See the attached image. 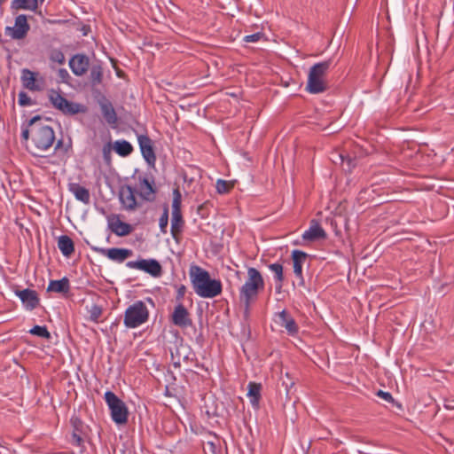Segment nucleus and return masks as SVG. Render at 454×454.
Returning a JSON list of instances; mask_svg holds the SVG:
<instances>
[{"label": "nucleus", "mask_w": 454, "mask_h": 454, "mask_svg": "<svg viewBox=\"0 0 454 454\" xmlns=\"http://www.w3.org/2000/svg\"><path fill=\"white\" fill-rule=\"evenodd\" d=\"M103 78V69L98 64L92 65L90 67V79L93 85H98L101 83Z\"/></svg>", "instance_id": "30"}, {"label": "nucleus", "mask_w": 454, "mask_h": 454, "mask_svg": "<svg viewBox=\"0 0 454 454\" xmlns=\"http://www.w3.org/2000/svg\"><path fill=\"white\" fill-rule=\"evenodd\" d=\"M15 294L21 300L27 309L32 310L39 305V298L37 293L31 289H16Z\"/></svg>", "instance_id": "16"}, {"label": "nucleus", "mask_w": 454, "mask_h": 454, "mask_svg": "<svg viewBox=\"0 0 454 454\" xmlns=\"http://www.w3.org/2000/svg\"><path fill=\"white\" fill-rule=\"evenodd\" d=\"M377 395L379 397L382 398L383 400H385L387 403H393L394 402L392 395L390 393H388V392L379 390L377 392Z\"/></svg>", "instance_id": "39"}, {"label": "nucleus", "mask_w": 454, "mask_h": 454, "mask_svg": "<svg viewBox=\"0 0 454 454\" xmlns=\"http://www.w3.org/2000/svg\"><path fill=\"white\" fill-rule=\"evenodd\" d=\"M136 190L130 185L121 186L119 192V198L122 207L128 211L137 208V203L135 197Z\"/></svg>", "instance_id": "13"}, {"label": "nucleus", "mask_w": 454, "mask_h": 454, "mask_svg": "<svg viewBox=\"0 0 454 454\" xmlns=\"http://www.w3.org/2000/svg\"><path fill=\"white\" fill-rule=\"evenodd\" d=\"M69 67L76 76H82L87 73L90 67V59L85 54H75L69 59Z\"/></svg>", "instance_id": "12"}, {"label": "nucleus", "mask_w": 454, "mask_h": 454, "mask_svg": "<svg viewBox=\"0 0 454 454\" xmlns=\"http://www.w3.org/2000/svg\"><path fill=\"white\" fill-rule=\"evenodd\" d=\"M96 252L99 253L100 254L106 256L108 259L121 263L126 259L132 256L133 252L130 249L128 248H119V247H113V248H93Z\"/></svg>", "instance_id": "10"}, {"label": "nucleus", "mask_w": 454, "mask_h": 454, "mask_svg": "<svg viewBox=\"0 0 454 454\" xmlns=\"http://www.w3.org/2000/svg\"><path fill=\"white\" fill-rule=\"evenodd\" d=\"M103 152H104V154H106V153H108V152H109V149H108V148H106V147H104Z\"/></svg>", "instance_id": "45"}, {"label": "nucleus", "mask_w": 454, "mask_h": 454, "mask_svg": "<svg viewBox=\"0 0 454 454\" xmlns=\"http://www.w3.org/2000/svg\"><path fill=\"white\" fill-rule=\"evenodd\" d=\"M339 157L340 158L341 162L343 163V162H344V158H343V156H342L341 154H340V155H339Z\"/></svg>", "instance_id": "46"}, {"label": "nucleus", "mask_w": 454, "mask_h": 454, "mask_svg": "<svg viewBox=\"0 0 454 454\" xmlns=\"http://www.w3.org/2000/svg\"><path fill=\"white\" fill-rule=\"evenodd\" d=\"M105 401L110 410L113 421L118 425L126 424L129 418V410L125 403L112 391L105 393Z\"/></svg>", "instance_id": "6"}, {"label": "nucleus", "mask_w": 454, "mask_h": 454, "mask_svg": "<svg viewBox=\"0 0 454 454\" xmlns=\"http://www.w3.org/2000/svg\"><path fill=\"white\" fill-rule=\"evenodd\" d=\"M282 286H283V282H277L276 291H277L278 293H280V292H281Z\"/></svg>", "instance_id": "44"}, {"label": "nucleus", "mask_w": 454, "mask_h": 454, "mask_svg": "<svg viewBox=\"0 0 454 454\" xmlns=\"http://www.w3.org/2000/svg\"><path fill=\"white\" fill-rule=\"evenodd\" d=\"M261 37H262V34L261 33H255V34H253V35H246L244 37V41L246 43H254V42L259 41Z\"/></svg>", "instance_id": "40"}, {"label": "nucleus", "mask_w": 454, "mask_h": 454, "mask_svg": "<svg viewBox=\"0 0 454 454\" xmlns=\"http://www.w3.org/2000/svg\"><path fill=\"white\" fill-rule=\"evenodd\" d=\"M348 164L350 165L351 164V160L350 159H348Z\"/></svg>", "instance_id": "47"}, {"label": "nucleus", "mask_w": 454, "mask_h": 454, "mask_svg": "<svg viewBox=\"0 0 454 454\" xmlns=\"http://www.w3.org/2000/svg\"><path fill=\"white\" fill-rule=\"evenodd\" d=\"M102 308L98 305H92L90 307V309H89V313H90V319L92 321V322H98V319L99 317H101L102 315Z\"/></svg>", "instance_id": "36"}, {"label": "nucleus", "mask_w": 454, "mask_h": 454, "mask_svg": "<svg viewBox=\"0 0 454 454\" xmlns=\"http://www.w3.org/2000/svg\"><path fill=\"white\" fill-rule=\"evenodd\" d=\"M21 82L23 86L32 91L40 90V87L35 82V74L29 69H23L21 72Z\"/></svg>", "instance_id": "24"}, {"label": "nucleus", "mask_w": 454, "mask_h": 454, "mask_svg": "<svg viewBox=\"0 0 454 454\" xmlns=\"http://www.w3.org/2000/svg\"><path fill=\"white\" fill-rule=\"evenodd\" d=\"M21 137L25 140L31 138L30 153L35 156H41L56 140L53 129L45 124L39 115L29 120L27 128L21 132Z\"/></svg>", "instance_id": "1"}, {"label": "nucleus", "mask_w": 454, "mask_h": 454, "mask_svg": "<svg viewBox=\"0 0 454 454\" xmlns=\"http://www.w3.org/2000/svg\"><path fill=\"white\" fill-rule=\"evenodd\" d=\"M268 267L274 273V278L277 282L284 281L283 266L281 263H271Z\"/></svg>", "instance_id": "32"}, {"label": "nucleus", "mask_w": 454, "mask_h": 454, "mask_svg": "<svg viewBox=\"0 0 454 454\" xmlns=\"http://www.w3.org/2000/svg\"><path fill=\"white\" fill-rule=\"evenodd\" d=\"M149 318V310L142 301H137L129 305L125 312L123 324L127 328H137L145 324Z\"/></svg>", "instance_id": "5"}, {"label": "nucleus", "mask_w": 454, "mask_h": 454, "mask_svg": "<svg viewBox=\"0 0 454 454\" xmlns=\"http://www.w3.org/2000/svg\"><path fill=\"white\" fill-rule=\"evenodd\" d=\"M70 290L69 279L66 277L59 280H51L47 287L48 292L67 294Z\"/></svg>", "instance_id": "25"}, {"label": "nucleus", "mask_w": 454, "mask_h": 454, "mask_svg": "<svg viewBox=\"0 0 454 454\" xmlns=\"http://www.w3.org/2000/svg\"><path fill=\"white\" fill-rule=\"evenodd\" d=\"M29 29L30 26L27 23V16L20 14L16 17L13 27H6L5 35L12 39L20 40L27 36Z\"/></svg>", "instance_id": "9"}, {"label": "nucleus", "mask_w": 454, "mask_h": 454, "mask_svg": "<svg viewBox=\"0 0 454 454\" xmlns=\"http://www.w3.org/2000/svg\"><path fill=\"white\" fill-rule=\"evenodd\" d=\"M69 145H64L62 140H58L55 145V151L67 153L68 151Z\"/></svg>", "instance_id": "41"}, {"label": "nucleus", "mask_w": 454, "mask_h": 454, "mask_svg": "<svg viewBox=\"0 0 454 454\" xmlns=\"http://www.w3.org/2000/svg\"><path fill=\"white\" fill-rule=\"evenodd\" d=\"M126 266L129 269L143 270L154 278L160 277L162 272L160 263L155 259L129 261L126 263Z\"/></svg>", "instance_id": "8"}, {"label": "nucleus", "mask_w": 454, "mask_h": 454, "mask_svg": "<svg viewBox=\"0 0 454 454\" xmlns=\"http://www.w3.org/2000/svg\"><path fill=\"white\" fill-rule=\"evenodd\" d=\"M191 278L195 293L203 298H214L222 293L220 280L212 279L209 273L199 266L191 269Z\"/></svg>", "instance_id": "2"}, {"label": "nucleus", "mask_w": 454, "mask_h": 454, "mask_svg": "<svg viewBox=\"0 0 454 454\" xmlns=\"http://www.w3.org/2000/svg\"><path fill=\"white\" fill-rule=\"evenodd\" d=\"M172 322L175 325L183 328L192 325V320L189 317V312L182 303H179L175 307L172 314Z\"/></svg>", "instance_id": "17"}, {"label": "nucleus", "mask_w": 454, "mask_h": 454, "mask_svg": "<svg viewBox=\"0 0 454 454\" xmlns=\"http://www.w3.org/2000/svg\"><path fill=\"white\" fill-rule=\"evenodd\" d=\"M109 229L117 236H128L133 231V227L127 223L122 222L119 215H113L108 218Z\"/></svg>", "instance_id": "15"}, {"label": "nucleus", "mask_w": 454, "mask_h": 454, "mask_svg": "<svg viewBox=\"0 0 454 454\" xmlns=\"http://www.w3.org/2000/svg\"><path fill=\"white\" fill-rule=\"evenodd\" d=\"M59 76L61 79L65 80L66 78L69 77V74H68V72L66 69L61 68V69L59 70Z\"/></svg>", "instance_id": "42"}, {"label": "nucleus", "mask_w": 454, "mask_h": 454, "mask_svg": "<svg viewBox=\"0 0 454 454\" xmlns=\"http://www.w3.org/2000/svg\"><path fill=\"white\" fill-rule=\"evenodd\" d=\"M69 191L74 194L77 200L89 204L90 201V192L87 188L76 183H71L68 185Z\"/></svg>", "instance_id": "22"}, {"label": "nucleus", "mask_w": 454, "mask_h": 454, "mask_svg": "<svg viewBox=\"0 0 454 454\" xmlns=\"http://www.w3.org/2000/svg\"><path fill=\"white\" fill-rule=\"evenodd\" d=\"M247 388V395L250 398L252 405L254 407H258L261 398L262 385L260 383L249 382Z\"/></svg>", "instance_id": "27"}, {"label": "nucleus", "mask_w": 454, "mask_h": 454, "mask_svg": "<svg viewBox=\"0 0 454 454\" xmlns=\"http://www.w3.org/2000/svg\"><path fill=\"white\" fill-rule=\"evenodd\" d=\"M137 180L139 183L137 187L139 196L145 200L153 201L156 192V189L153 186L154 181H149V179L144 176H139Z\"/></svg>", "instance_id": "14"}, {"label": "nucleus", "mask_w": 454, "mask_h": 454, "mask_svg": "<svg viewBox=\"0 0 454 454\" xmlns=\"http://www.w3.org/2000/svg\"><path fill=\"white\" fill-rule=\"evenodd\" d=\"M114 150L120 156L126 157L132 153L133 147L128 141L118 140L114 143Z\"/></svg>", "instance_id": "29"}, {"label": "nucleus", "mask_w": 454, "mask_h": 454, "mask_svg": "<svg viewBox=\"0 0 454 454\" xmlns=\"http://www.w3.org/2000/svg\"><path fill=\"white\" fill-rule=\"evenodd\" d=\"M182 194L178 188L173 190L172 213H181Z\"/></svg>", "instance_id": "31"}, {"label": "nucleus", "mask_w": 454, "mask_h": 454, "mask_svg": "<svg viewBox=\"0 0 454 454\" xmlns=\"http://www.w3.org/2000/svg\"><path fill=\"white\" fill-rule=\"evenodd\" d=\"M308 258V254L301 250H294L292 252V260L294 263V273L303 284L302 265Z\"/></svg>", "instance_id": "19"}, {"label": "nucleus", "mask_w": 454, "mask_h": 454, "mask_svg": "<svg viewBox=\"0 0 454 454\" xmlns=\"http://www.w3.org/2000/svg\"><path fill=\"white\" fill-rule=\"evenodd\" d=\"M332 60H325L312 66L308 74L306 90L311 94H319L326 90L325 75L330 69Z\"/></svg>", "instance_id": "4"}, {"label": "nucleus", "mask_w": 454, "mask_h": 454, "mask_svg": "<svg viewBox=\"0 0 454 454\" xmlns=\"http://www.w3.org/2000/svg\"><path fill=\"white\" fill-rule=\"evenodd\" d=\"M168 223V207H165L163 209V213L159 219L160 229L162 233H167Z\"/></svg>", "instance_id": "35"}, {"label": "nucleus", "mask_w": 454, "mask_h": 454, "mask_svg": "<svg viewBox=\"0 0 454 454\" xmlns=\"http://www.w3.org/2000/svg\"><path fill=\"white\" fill-rule=\"evenodd\" d=\"M50 59L53 62L63 64L65 62V55L60 50H52L50 55Z\"/></svg>", "instance_id": "37"}, {"label": "nucleus", "mask_w": 454, "mask_h": 454, "mask_svg": "<svg viewBox=\"0 0 454 454\" xmlns=\"http://www.w3.org/2000/svg\"><path fill=\"white\" fill-rule=\"evenodd\" d=\"M264 288V280L258 270L250 267L247 270V279L239 290V299L244 304V314H249L251 302L257 298L260 290Z\"/></svg>", "instance_id": "3"}, {"label": "nucleus", "mask_w": 454, "mask_h": 454, "mask_svg": "<svg viewBox=\"0 0 454 454\" xmlns=\"http://www.w3.org/2000/svg\"><path fill=\"white\" fill-rule=\"evenodd\" d=\"M101 113L106 122L110 125L116 124L117 115L112 103L106 99L99 103Z\"/></svg>", "instance_id": "21"}, {"label": "nucleus", "mask_w": 454, "mask_h": 454, "mask_svg": "<svg viewBox=\"0 0 454 454\" xmlns=\"http://www.w3.org/2000/svg\"><path fill=\"white\" fill-rule=\"evenodd\" d=\"M4 1H5V0H0V4H1L3 2H4Z\"/></svg>", "instance_id": "48"}, {"label": "nucleus", "mask_w": 454, "mask_h": 454, "mask_svg": "<svg viewBox=\"0 0 454 454\" xmlns=\"http://www.w3.org/2000/svg\"><path fill=\"white\" fill-rule=\"evenodd\" d=\"M49 99L54 108L66 115L84 114L87 111L85 106L67 100L59 91L54 90L49 92Z\"/></svg>", "instance_id": "7"}, {"label": "nucleus", "mask_w": 454, "mask_h": 454, "mask_svg": "<svg viewBox=\"0 0 454 454\" xmlns=\"http://www.w3.org/2000/svg\"><path fill=\"white\" fill-rule=\"evenodd\" d=\"M19 97V104L21 106H27L32 105V100L30 97L24 91H20L18 95Z\"/></svg>", "instance_id": "38"}, {"label": "nucleus", "mask_w": 454, "mask_h": 454, "mask_svg": "<svg viewBox=\"0 0 454 454\" xmlns=\"http://www.w3.org/2000/svg\"><path fill=\"white\" fill-rule=\"evenodd\" d=\"M138 144L145 160L153 168L156 162V155L152 139L146 135H141L138 137Z\"/></svg>", "instance_id": "11"}, {"label": "nucleus", "mask_w": 454, "mask_h": 454, "mask_svg": "<svg viewBox=\"0 0 454 454\" xmlns=\"http://www.w3.org/2000/svg\"><path fill=\"white\" fill-rule=\"evenodd\" d=\"M58 247L66 257H69L74 251V242L72 239L67 235H62L59 238Z\"/></svg>", "instance_id": "26"}, {"label": "nucleus", "mask_w": 454, "mask_h": 454, "mask_svg": "<svg viewBox=\"0 0 454 454\" xmlns=\"http://www.w3.org/2000/svg\"><path fill=\"white\" fill-rule=\"evenodd\" d=\"M71 423L74 427L73 434L71 435V443L79 447L83 442L82 438V422L78 418H72Z\"/></svg>", "instance_id": "23"}, {"label": "nucleus", "mask_w": 454, "mask_h": 454, "mask_svg": "<svg viewBox=\"0 0 454 454\" xmlns=\"http://www.w3.org/2000/svg\"><path fill=\"white\" fill-rule=\"evenodd\" d=\"M233 184L223 179H218L216 182V191L220 194L228 193L232 188Z\"/></svg>", "instance_id": "33"}, {"label": "nucleus", "mask_w": 454, "mask_h": 454, "mask_svg": "<svg viewBox=\"0 0 454 454\" xmlns=\"http://www.w3.org/2000/svg\"><path fill=\"white\" fill-rule=\"evenodd\" d=\"M444 407L447 410L454 411V400L446 401L444 403Z\"/></svg>", "instance_id": "43"}, {"label": "nucleus", "mask_w": 454, "mask_h": 454, "mask_svg": "<svg viewBox=\"0 0 454 454\" xmlns=\"http://www.w3.org/2000/svg\"><path fill=\"white\" fill-rule=\"evenodd\" d=\"M184 225L182 213H172L171 218V235L176 238L181 233Z\"/></svg>", "instance_id": "28"}, {"label": "nucleus", "mask_w": 454, "mask_h": 454, "mask_svg": "<svg viewBox=\"0 0 454 454\" xmlns=\"http://www.w3.org/2000/svg\"><path fill=\"white\" fill-rule=\"evenodd\" d=\"M29 333L45 339L51 338V333L47 330L46 326L35 325L29 331Z\"/></svg>", "instance_id": "34"}, {"label": "nucleus", "mask_w": 454, "mask_h": 454, "mask_svg": "<svg viewBox=\"0 0 454 454\" xmlns=\"http://www.w3.org/2000/svg\"><path fill=\"white\" fill-rule=\"evenodd\" d=\"M325 238L326 232L315 220L311 221L309 230L305 231L304 233L302 234V239L309 242H313L319 239H325Z\"/></svg>", "instance_id": "18"}, {"label": "nucleus", "mask_w": 454, "mask_h": 454, "mask_svg": "<svg viewBox=\"0 0 454 454\" xmlns=\"http://www.w3.org/2000/svg\"><path fill=\"white\" fill-rule=\"evenodd\" d=\"M278 324L284 327L290 335H295L298 333V326L294 319L283 310L278 314Z\"/></svg>", "instance_id": "20"}]
</instances>
